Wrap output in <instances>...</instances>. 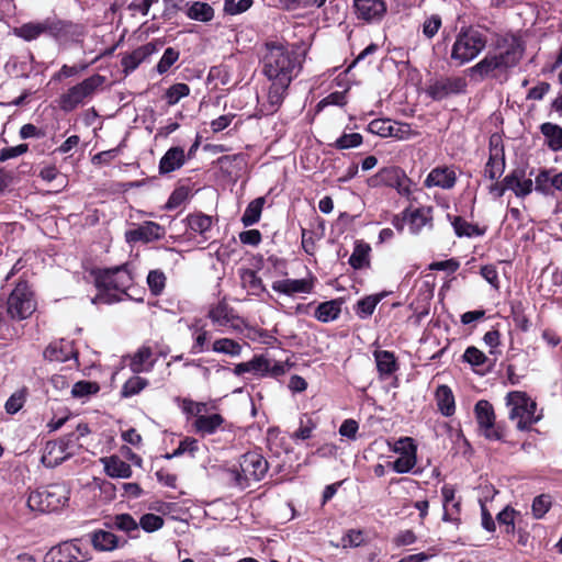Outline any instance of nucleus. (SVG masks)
I'll return each instance as SVG.
<instances>
[{"instance_id":"nucleus-1","label":"nucleus","mask_w":562,"mask_h":562,"mask_svg":"<svg viewBox=\"0 0 562 562\" xmlns=\"http://www.w3.org/2000/svg\"><path fill=\"white\" fill-rule=\"evenodd\" d=\"M303 55L293 46L280 42L265 44L261 55L262 74L270 82L269 111L276 112L282 104L292 80L301 72Z\"/></svg>"},{"instance_id":"nucleus-2","label":"nucleus","mask_w":562,"mask_h":562,"mask_svg":"<svg viewBox=\"0 0 562 562\" xmlns=\"http://www.w3.org/2000/svg\"><path fill=\"white\" fill-rule=\"evenodd\" d=\"M496 52L487 53L479 63L468 69L472 80L481 82L485 79L507 80L508 72L524 57L525 44L515 34H506L497 38Z\"/></svg>"},{"instance_id":"nucleus-3","label":"nucleus","mask_w":562,"mask_h":562,"mask_svg":"<svg viewBox=\"0 0 562 562\" xmlns=\"http://www.w3.org/2000/svg\"><path fill=\"white\" fill-rule=\"evenodd\" d=\"M92 273L94 276L95 286L99 291L92 300L94 304H111L121 301L122 295L131 297L126 290L132 279L124 266L95 270Z\"/></svg>"},{"instance_id":"nucleus-4","label":"nucleus","mask_w":562,"mask_h":562,"mask_svg":"<svg viewBox=\"0 0 562 562\" xmlns=\"http://www.w3.org/2000/svg\"><path fill=\"white\" fill-rule=\"evenodd\" d=\"M70 490L65 484H50L44 488L32 491L26 506L32 512L50 513L65 507L69 501Z\"/></svg>"},{"instance_id":"nucleus-5","label":"nucleus","mask_w":562,"mask_h":562,"mask_svg":"<svg viewBox=\"0 0 562 562\" xmlns=\"http://www.w3.org/2000/svg\"><path fill=\"white\" fill-rule=\"evenodd\" d=\"M269 470V463L257 451H249L239 459V469L228 471L234 484L240 488L250 486L252 482L261 481Z\"/></svg>"},{"instance_id":"nucleus-6","label":"nucleus","mask_w":562,"mask_h":562,"mask_svg":"<svg viewBox=\"0 0 562 562\" xmlns=\"http://www.w3.org/2000/svg\"><path fill=\"white\" fill-rule=\"evenodd\" d=\"M505 401L509 408L508 418L516 422L519 430H528L540 420L541 416L536 415L537 404L526 392L512 391L507 393Z\"/></svg>"},{"instance_id":"nucleus-7","label":"nucleus","mask_w":562,"mask_h":562,"mask_svg":"<svg viewBox=\"0 0 562 562\" xmlns=\"http://www.w3.org/2000/svg\"><path fill=\"white\" fill-rule=\"evenodd\" d=\"M486 36L475 29H462L451 49V59L464 65L476 58L486 47Z\"/></svg>"},{"instance_id":"nucleus-8","label":"nucleus","mask_w":562,"mask_h":562,"mask_svg":"<svg viewBox=\"0 0 562 562\" xmlns=\"http://www.w3.org/2000/svg\"><path fill=\"white\" fill-rule=\"evenodd\" d=\"M36 311L34 293L26 281H19L7 300V314L13 321L29 318Z\"/></svg>"},{"instance_id":"nucleus-9","label":"nucleus","mask_w":562,"mask_h":562,"mask_svg":"<svg viewBox=\"0 0 562 562\" xmlns=\"http://www.w3.org/2000/svg\"><path fill=\"white\" fill-rule=\"evenodd\" d=\"M104 82L105 77L98 74L86 78L60 95L59 108L65 112L74 111L86 99L91 98Z\"/></svg>"},{"instance_id":"nucleus-10","label":"nucleus","mask_w":562,"mask_h":562,"mask_svg":"<svg viewBox=\"0 0 562 562\" xmlns=\"http://www.w3.org/2000/svg\"><path fill=\"white\" fill-rule=\"evenodd\" d=\"M71 24L56 18H47L42 22H29L14 30V33L25 40L33 41L44 33L56 38L66 36L70 31Z\"/></svg>"},{"instance_id":"nucleus-11","label":"nucleus","mask_w":562,"mask_h":562,"mask_svg":"<svg viewBox=\"0 0 562 562\" xmlns=\"http://www.w3.org/2000/svg\"><path fill=\"white\" fill-rule=\"evenodd\" d=\"M475 419L480 434L487 440L501 441L505 438V428L496 423V416L492 404L486 400H480L474 407Z\"/></svg>"},{"instance_id":"nucleus-12","label":"nucleus","mask_w":562,"mask_h":562,"mask_svg":"<svg viewBox=\"0 0 562 562\" xmlns=\"http://www.w3.org/2000/svg\"><path fill=\"white\" fill-rule=\"evenodd\" d=\"M368 132L381 137H392L406 140L418 135L408 123L392 121L390 119H375L368 124Z\"/></svg>"},{"instance_id":"nucleus-13","label":"nucleus","mask_w":562,"mask_h":562,"mask_svg":"<svg viewBox=\"0 0 562 562\" xmlns=\"http://www.w3.org/2000/svg\"><path fill=\"white\" fill-rule=\"evenodd\" d=\"M505 170L504 146L499 135L490 137V157L484 168V176L491 180L498 179Z\"/></svg>"},{"instance_id":"nucleus-14","label":"nucleus","mask_w":562,"mask_h":562,"mask_svg":"<svg viewBox=\"0 0 562 562\" xmlns=\"http://www.w3.org/2000/svg\"><path fill=\"white\" fill-rule=\"evenodd\" d=\"M467 82L461 77H446L431 82L427 94L434 100H442L451 94L464 92Z\"/></svg>"},{"instance_id":"nucleus-15","label":"nucleus","mask_w":562,"mask_h":562,"mask_svg":"<svg viewBox=\"0 0 562 562\" xmlns=\"http://www.w3.org/2000/svg\"><path fill=\"white\" fill-rule=\"evenodd\" d=\"M75 434H69L57 441H48L42 456V463L46 468H55L67 460L71 453L68 452L69 442L72 441Z\"/></svg>"},{"instance_id":"nucleus-16","label":"nucleus","mask_w":562,"mask_h":562,"mask_svg":"<svg viewBox=\"0 0 562 562\" xmlns=\"http://www.w3.org/2000/svg\"><path fill=\"white\" fill-rule=\"evenodd\" d=\"M207 317L213 325L218 327H226L232 329H240L243 322L239 316L234 313V310L225 302H220L209 310Z\"/></svg>"},{"instance_id":"nucleus-17","label":"nucleus","mask_w":562,"mask_h":562,"mask_svg":"<svg viewBox=\"0 0 562 562\" xmlns=\"http://www.w3.org/2000/svg\"><path fill=\"white\" fill-rule=\"evenodd\" d=\"M403 220L407 222L409 232L418 235L424 227H432V207L406 209L403 211Z\"/></svg>"},{"instance_id":"nucleus-18","label":"nucleus","mask_w":562,"mask_h":562,"mask_svg":"<svg viewBox=\"0 0 562 562\" xmlns=\"http://www.w3.org/2000/svg\"><path fill=\"white\" fill-rule=\"evenodd\" d=\"M457 173L452 166H437L427 175L424 186L426 188H440L450 190L456 186Z\"/></svg>"},{"instance_id":"nucleus-19","label":"nucleus","mask_w":562,"mask_h":562,"mask_svg":"<svg viewBox=\"0 0 562 562\" xmlns=\"http://www.w3.org/2000/svg\"><path fill=\"white\" fill-rule=\"evenodd\" d=\"M353 8L357 18L366 22L381 21L386 13L383 0H353Z\"/></svg>"},{"instance_id":"nucleus-20","label":"nucleus","mask_w":562,"mask_h":562,"mask_svg":"<svg viewBox=\"0 0 562 562\" xmlns=\"http://www.w3.org/2000/svg\"><path fill=\"white\" fill-rule=\"evenodd\" d=\"M272 290L284 294L288 296H292L299 293H311L314 288L313 278H304V279H281L277 280L271 285Z\"/></svg>"},{"instance_id":"nucleus-21","label":"nucleus","mask_w":562,"mask_h":562,"mask_svg":"<svg viewBox=\"0 0 562 562\" xmlns=\"http://www.w3.org/2000/svg\"><path fill=\"white\" fill-rule=\"evenodd\" d=\"M53 562H80L87 560L77 541H66L49 551Z\"/></svg>"},{"instance_id":"nucleus-22","label":"nucleus","mask_w":562,"mask_h":562,"mask_svg":"<svg viewBox=\"0 0 562 562\" xmlns=\"http://www.w3.org/2000/svg\"><path fill=\"white\" fill-rule=\"evenodd\" d=\"M187 227L191 234H198L205 241L210 239L213 217L203 213L189 214L186 217Z\"/></svg>"},{"instance_id":"nucleus-23","label":"nucleus","mask_w":562,"mask_h":562,"mask_svg":"<svg viewBox=\"0 0 562 562\" xmlns=\"http://www.w3.org/2000/svg\"><path fill=\"white\" fill-rule=\"evenodd\" d=\"M504 183L508 190L513 191L516 196L525 198L532 192L533 181L526 178L522 171L515 170L504 178Z\"/></svg>"},{"instance_id":"nucleus-24","label":"nucleus","mask_w":562,"mask_h":562,"mask_svg":"<svg viewBox=\"0 0 562 562\" xmlns=\"http://www.w3.org/2000/svg\"><path fill=\"white\" fill-rule=\"evenodd\" d=\"M267 372L268 358L263 355L255 356L249 361L237 363L233 369V373L237 376L245 373H252L258 378H267Z\"/></svg>"},{"instance_id":"nucleus-25","label":"nucleus","mask_w":562,"mask_h":562,"mask_svg":"<svg viewBox=\"0 0 562 562\" xmlns=\"http://www.w3.org/2000/svg\"><path fill=\"white\" fill-rule=\"evenodd\" d=\"M373 357L381 379L389 378L398 370V363L394 352L389 350H375Z\"/></svg>"},{"instance_id":"nucleus-26","label":"nucleus","mask_w":562,"mask_h":562,"mask_svg":"<svg viewBox=\"0 0 562 562\" xmlns=\"http://www.w3.org/2000/svg\"><path fill=\"white\" fill-rule=\"evenodd\" d=\"M223 423L224 418L221 414H203L194 419L192 426L196 434L209 436L215 434Z\"/></svg>"},{"instance_id":"nucleus-27","label":"nucleus","mask_w":562,"mask_h":562,"mask_svg":"<svg viewBox=\"0 0 562 562\" xmlns=\"http://www.w3.org/2000/svg\"><path fill=\"white\" fill-rule=\"evenodd\" d=\"M186 161L184 150L181 147H171L161 157L159 162L160 173H170L180 169Z\"/></svg>"},{"instance_id":"nucleus-28","label":"nucleus","mask_w":562,"mask_h":562,"mask_svg":"<svg viewBox=\"0 0 562 562\" xmlns=\"http://www.w3.org/2000/svg\"><path fill=\"white\" fill-rule=\"evenodd\" d=\"M190 20L210 22L214 18V9L206 2L188 1L182 9Z\"/></svg>"},{"instance_id":"nucleus-29","label":"nucleus","mask_w":562,"mask_h":562,"mask_svg":"<svg viewBox=\"0 0 562 562\" xmlns=\"http://www.w3.org/2000/svg\"><path fill=\"white\" fill-rule=\"evenodd\" d=\"M435 398L437 403L438 411L446 417H450L456 412V401L452 390L446 385L441 384L437 387L435 393Z\"/></svg>"},{"instance_id":"nucleus-30","label":"nucleus","mask_w":562,"mask_h":562,"mask_svg":"<svg viewBox=\"0 0 562 562\" xmlns=\"http://www.w3.org/2000/svg\"><path fill=\"white\" fill-rule=\"evenodd\" d=\"M105 473L111 477L127 479L132 475L131 465L121 460L117 456L101 458Z\"/></svg>"},{"instance_id":"nucleus-31","label":"nucleus","mask_w":562,"mask_h":562,"mask_svg":"<svg viewBox=\"0 0 562 562\" xmlns=\"http://www.w3.org/2000/svg\"><path fill=\"white\" fill-rule=\"evenodd\" d=\"M342 301L335 299L318 304L314 312V317L322 323L336 321L341 313Z\"/></svg>"},{"instance_id":"nucleus-32","label":"nucleus","mask_w":562,"mask_h":562,"mask_svg":"<svg viewBox=\"0 0 562 562\" xmlns=\"http://www.w3.org/2000/svg\"><path fill=\"white\" fill-rule=\"evenodd\" d=\"M131 368L134 375L131 376L122 386L121 394L123 397H131L140 392V376L137 375L140 368V350L136 351L131 359Z\"/></svg>"},{"instance_id":"nucleus-33","label":"nucleus","mask_w":562,"mask_h":562,"mask_svg":"<svg viewBox=\"0 0 562 562\" xmlns=\"http://www.w3.org/2000/svg\"><path fill=\"white\" fill-rule=\"evenodd\" d=\"M451 225L458 237H479L485 234V228L480 227L476 224L469 223L461 216H454L451 218Z\"/></svg>"},{"instance_id":"nucleus-34","label":"nucleus","mask_w":562,"mask_h":562,"mask_svg":"<svg viewBox=\"0 0 562 562\" xmlns=\"http://www.w3.org/2000/svg\"><path fill=\"white\" fill-rule=\"evenodd\" d=\"M384 296L385 293H376L360 299L353 308L356 315L361 319L369 318Z\"/></svg>"},{"instance_id":"nucleus-35","label":"nucleus","mask_w":562,"mask_h":562,"mask_svg":"<svg viewBox=\"0 0 562 562\" xmlns=\"http://www.w3.org/2000/svg\"><path fill=\"white\" fill-rule=\"evenodd\" d=\"M540 131L546 138L548 147L552 151L562 150V127L547 122L541 124Z\"/></svg>"},{"instance_id":"nucleus-36","label":"nucleus","mask_w":562,"mask_h":562,"mask_svg":"<svg viewBox=\"0 0 562 562\" xmlns=\"http://www.w3.org/2000/svg\"><path fill=\"white\" fill-rule=\"evenodd\" d=\"M117 537L111 531L97 530L91 535V543L99 551H111L117 547Z\"/></svg>"},{"instance_id":"nucleus-37","label":"nucleus","mask_w":562,"mask_h":562,"mask_svg":"<svg viewBox=\"0 0 562 562\" xmlns=\"http://www.w3.org/2000/svg\"><path fill=\"white\" fill-rule=\"evenodd\" d=\"M441 495L443 501L442 520L459 526L461 521L460 517L456 516L450 509V504L457 501L454 487L448 484L443 485L441 487Z\"/></svg>"},{"instance_id":"nucleus-38","label":"nucleus","mask_w":562,"mask_h":562,"mask_svg":"<svg viewBox=\"0 0 562 562\" xmlns=\"http://www.w3.org/2000/svg\"><path fill=\"white\" fill-rule=\"evenodd\" d=\"M553 182L554 171L551 169H542L535 178V190L544 195H552L554 193Z\"/></svg>"},{"instance_id":"nucleus-39","label":"nucleus","mask_w":562,"mask_h":562,"mask_svg":"<svg viewBox=\"0 0 562 562\" xmlns=\"http://www.w3.org/2000/svg\"><path fill=\"white\" fill-rule=\"evenodd\" d=\"M263 204L265 199L257 198L247 205L241 216V223L245 227L252 226L254 224L259 222Z\"/></svg>"},{"instance_id":"nucleus-40","label":"nucleus","mask_w":562,"mask_h":562,"mask_svg":"<svg viewBox=\"0 0 562 562\" xmlns=\"http://www.w3.org/2000/svg\"><path fill=\"white\" fill-rule=\"evenodd\" d=\"M212 350L217 353H224L231 357H239L243 347L239 342L231 338L216 339L212 345Z\"/></svg>"},{"instance_id":"nucleus-41","label":"nucleus","mask_w":562,"mask_h":562,"mask_svg":"<svg viewBox=\"0 0 562 562\" xmlns=\"http://www.w3.org/2000/svg\"><path fill=\"white\" fill-rule=\"evenodd\" d=\"M146 283L151 295L158 296L166 288L167 277L162 270L154 269L148 272Z\"/></svg>"},{"instance_id":"nucleus-42","label":"nucleus","mask_w":562,"mask_h":562,"mask_svg":"<svg viewBox=\"0 0 562 562\" xmlns=\"http://www.w3.org/2000/svg\"><path fill=\"white\" fill-rule=\"evenodd\" d=\"M510 315L515 326L521 331H528L530 328V321L526 315V308L522 302L514 301L510 303Z\"/></svg>"},{"instance_id":"nucleus-43","label":"nucleus","mask_w":562,"mask_h":562,"mask_svg":"<svg viewBox=\"0 0 562 562\" xmlns=\"http://www.w3.org/2000/svg\"><path fill=\"white\" fill-rule=\"evenodd\" d=\"M404 180V171L400 167L391 166L382 168L373 178L375 182L392 187L396 180Z\"/></svg>"},{"instance_id":"nucleus-44","label":"nucleus","mask_w":562,"mask_h":562,"mask_svg":"<svg viewBox=\"0 0 562 562\" xmlns=\"http://www.w3.org/2000/svg\"><path fill=\"white\" fill-rule=\"evenodd\" d=\"M369 245L358 243L349 258V265L353 269H362L369 263Z\"/></svg>"},{"instance_id":"nucleus-45","label":"nucleus","mask_w":562,"mask_h":562,"mask_svg":"<svg viewBox=\"0 0 562 562\" xmlns=\"http://www.w3.org/2000/svg\"><path fill=\"white\" fill-rule=\"evenodd\" d=\"M165 235L166 229L164 226L150 221L143 222V244L159 240Z\"/></svg>"},{"instance_id":"nucleus-46","label":"nucleus","mask_w":562,"mask_h":562,"mask_svg":"<svg viewBox=\"0 0 562 562\" xmlns=\"http://www.w3.org/2000/svg\"><path fill=\"white\" fill-rule=\"evenodd\" d=\"M192 331V337L194 339V342L192 345V352L193 353H200L207 349V344L210 339V335L207 330H205L203 327L199 325H192L190 327Z\"/></svg>"},{"instance_id":"nucleus-47","label":"nucleus","mask_w":562,"mask_h":562,"mask_svg":"<svg viewBox=\"0 0 562 562\" xmlns=\"http://www.w3.org/2000/svg\"><path fill=\"white\" fill-rule=\"evenodd\" d=\"M317 424L310 416L303 415L300 419L299 428L293 432L292 439L306 440L312 437L313 431L316 429Z\"/></svg>"},{"instance_id":"nucleus-48","label":"nucleus","mask_w":562,"mask_h":562,"mask_svg":"<svg viewBox=\"0 0 562 562\" xmlns=\"http://www.w3.org/2000/svg\"><path fill=\"white\" fill-rule=\"evenodd\" d=\"M417 453H413L412 451L405 453V456H400L395 461L391 462L390 465L392 470L396 473H408L416 465L417 462Z\"/></svg>"},{"instance_id":"nucleus-49","label":"nucleus","mask_w":562,"mask_h":562,"mask_svg":"<svg viewBox=\"0 0 562 562\" xmlns=\"http://www.w3.org/2000/svg\"><path fill=\"white\" fill-rule=\"evenodd\" d=\"M363 542L362 532L360 530L350 529L346 535L342 536L339 543L329 541V544L334 548H356Z\"/></svg>"},{"instance_id":"nucleus-50","label":"nucleus","mask_w":562,"mask_h":562,"mask_svg":"<svg viewBox=\"0 0 562 562\" xmlns=\"http://www.w3.org/2000/svg\"><path fill=\"white\" fill-rule=\"evenodd\" d=\"M27 395V389L22 387L15 391L5 402L4 408L8 414L18 413L24 405Z\"/></svg>"},{"instance_id":"nucleus-51","label":"nucleus","mask_w":562,"mask_h":562,"mask_svg":"<svg viewBox=\"0 0 562 562\" xmlns=\"http://www.w3.org/2000/svg\"><path fill=\"white\" fill-rule=\"evenodd\" d=\"M181 411L188 416H194L198 418L199 415H203L207 411L206 403L203 402H194L190 398H179Z\"/></svg>"},{"instance_id":"nucleus-52","label":"nucleus","mask_w":562,"mask_h":562,"mask_svg":"<svg viewBox=\"0 0 562 562\" xmlns=\"http://www.w3.org/2000/svg\"><path fill=\"white\" fill-rule=\"evenodd\" d=\"M190 88L186 83H175L169 87L165 93V99L169 105L177 104L182 98L189 95Z\"/></svg>"},{"instance_id":"nucleus-53","label":"nucleus","mask_w":562,"mask_h":562,"mask_svg":"<svg viewBox=\"0 0 562 562\" xmlns=\"http://www.w3.org/2000/svg\"><path fill=\"white\" fill-rule=\"evenodd\" d=\"M244 286L247 288L251 294L259 295L266 292V288L262 283L261 278L252 270H247L243 276Z\"/></svg>"},{"instance_id":"nucleus-54","label":"nucleus","mask_w":562,"mask_h":562,"mask_svg":"<svg viewBox=\"0 0 562 562\" xmlns=\"http://www.w3.org/2000/svg\"><path fill=\"white\" fill-rule=\"evenodd\" d=\"M100 386L97 382L79 381L72 385L71 394L74 397H85L98 393Z\"/></svg>"},{"instance_id":"nucleus-55","label":"nucleus","mask_w":562,"mask_h":562,"mask_svg":"<svg viewBox=\"0 0 562 562\" xmlns=\"http://www.w3.org/2000/svg\"><path fill=\"white\" fill-rule=\"evenodd\" d=\"M179 52L173 47H168L165 49L159 63L156 66L157 72L162 75L167 72L170 67L178 60Z\"/></svg>"},{"instance_id":"nucleus-56","label":"nucleus","mask_w":562,"mask_h":562,"mask_svg":"<svg viewBox=\"0 0 562 562\" xmlns=\"http://www.w3.org/2000/svg\"><path fill=\"white\" fill-rule=\"evenodd\" d=\"M442 25V21L439 14H431L426 18L422 25V31L425 37L432 38Z\"/></svg>"},{"instance_id":"nucleus-57","label":"nucleus","mask_w":562,"mask_h":562,"mask_svg":"<svg viewBox=\"0 0 562 562\" xmlns=\"http://www.w3.org/2000/svg\"><path fill=\"white\" fill-rule=\"evenodd\" d=\"M189 188L179 187L172 191L165 207L167 210H173L182 205L189 198Z\"/></svg>"},{"instance_id":"nucleus-58","label":"nucleus","mask_w":562,"mask_h":562,"mask_svg":"<svg viewBox=\"0 0 562 562\" xmlns=\"http://www.w3.org/2000/svg\"><path fill=\"white\" fill-rule=\"evenodd\" d=\"M362 136L359 133L342 134L335 142L337 149H349L358 147L362 144Z\"/></svg>"},{"instance_id":"nucleus-59","label":"nucleus","mask_w":562,"mask_h":562,"mask_svg":"<svg viewBox=\"0 0 562 562\" xmlns=\"http://www.w3.org/2000/svg\"><path fill=\"white\" fill-rule=\"evenodd\" d=\"M551 507V499L549 495H539L537 496L531 506L532 515L535 518H542Z\"/></svg>"},{"instance_id":"nucleus-60","label":"nucleus","mask_w":562,"mask_h":562,"mask_svg":"<svg viewBox=\"0 0 562 562\" xmlns=\"http://www.w3.org/2000/svg\"><path fill=\"white\" fill-rule=\"evenodd\" d=\"M254 0H224V11L236 15L246 12L252 5Z\"/></svg>"},{"instance_id":"nucleus-61","label":"nucleus","mask_w":562,"mask_h":562,"mask_svg":"<svg viewBox=\"0 0 562 562\" xmlns=\"http://www.w3.org/2000/svg\"><path fill=\"white\" fill-rule=\"evenodd\" d=\"M44 358L49 361L64 362L69 358V351H65L58 344H52L44 350Z\"/></svg>"},{"instance_id":"nucleus-62","label":"nucleus","mask_w":562,"mask_h":562,"mask_svg":"<svg viewBox=\"0 0 562 562\" xmlns=\"http://www.w3.org/2000/svg\"><path fill=\"white\" fill-rule=\"evenodd\" d=\"M516 514H517V512L514 508L507 506L502 512H499L496 516L497 521L501 525L506 526L507 533L514 532Z\"/></svg>"},{"instance_id":"nucleus-63","label":"nucleus","mask_w":562,"mask_h":562,"mask_svg":"<svg viewBox=\"0 0 562 562\" xmlns=\"http://www.w3.org/2000/svg\"><path fill=\"white\" fill-rule=\"evenodd\" d=\"M113 525L117 529L126 532L137 530L138 527L136 520L128 514L116 515Z\"/></svg>"},{"instance_id":"nucleus-64","label":"nucleus","mask_w":562,"mask_h":562,"mask_svg":"<svg viewBox=\"0 0 562 562\" xmlns=\"http://www.w3.org/2000/svg\"><path fill=\"white\" fill-rule=\"evenodd\" d=\"M463 360L471 366H482L487 360L486 356L475 347H468L463 353Z\"/></svg>"}]
</instances>
